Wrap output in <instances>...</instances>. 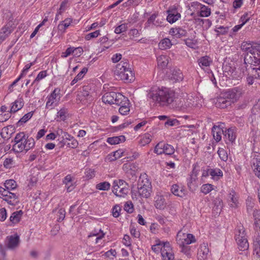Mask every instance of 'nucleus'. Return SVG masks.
<instances>
[{"instance_id": "obj_1", "label": "nucleus", "mask_w": 260, "mask_h": 260, "mask_svg": "<svg viewBox=\"0 0 260 260\" xmlns=\"http://www.w3.org/2000/svg\"><path fill=\"white\" fill-rule=\"evenodd\" d=\"M175 96L174 91L168 88H160L157 86L151 87L147 93L148 99L161 106H170L174 101Z\"/></svg>"}, {"instance_id": "obj_2", "label": "nucleus", "mask_w": 260, "mask_h": 260, "mask_svg": "<svg viewBox=\"0 0 260 260\" xmlns=\"http://www.w3.org/2000/svg\"><path fill=\"white\" fill-rule=\"evenodd\" d=\"M241 94L240 89L237 87L229 89L217 98L216 107L221 109L227 108L237 102Z\"/></svg>"}, {"instance_id": "obj_3", "label": "nucleus", "mask_w": 260, "mask_h": 260, "mask_svg": "<svg viewBox=\"0 0 260 260\" xmlns=\"http://www.w3.org/2000/svg\"><path fill=\"white\" fill-rule=\"evenodd\" d=\"M115 72L122 80L131 82L135 80L134 73L131 68H129V64L126 61H121L117 64Z\"/></svg>"}, {"instance_id": "obj_4", "label": "nucleus", "mask_w": 260, "mask_h": 260, "mask_svg": "<svg viewBox=\"0 0 260 260\" xmlns=\"http://www.w3.org/2000/svg\"><path fill=\"white\" fill-rule=\"evenodd\" d=\"M245 235L246 234L243 227L239 228L235 234V238L241 251L247 250L249 247V243Z\"/></svg>"}, {"instance_id": "obj_5", "label": "nucleus", "mask_w": 260, "mask_h": 260, "mask_svg": "<svg viewBox=\"0 0 260 260\" xmlns=\"http://www.w3.org/2000/svg\"><path fill=\"white\" fill-rule=\"evenodd\" d=\"M249 68L244 69L245 74L254 76L260 78V57H252Z\"/></svg>"}, {"instance_id": "obj_6", "label": "nucleus", "mask_w": 260, "mask_h": 260, "mask_svg": "<svg viewBox=\"0 0 260 260\" xmlns=\"http://www.w3.org/2000/svg\"><path fill=\"white\" fill-rule=\"evenodd\" d=\"M176 241L178 245L180 247H183V249L184 250L186 248L185 246H188V245L196 241V239L194 236L192 234H185L182 233L180 231L177 233Z\"/></svg>"}, {"instance_id": "obj_7", "label": "nucleus", "mask_w": 260, "mask_h": 260, "mask_svg": "<svg viewBox=\"0 0 260 260\" xmlns=\"http://www.w3.org/2000/svg\"><path fill=\"white\" fill-rule=\"evenodd\" d=\"M77 97L78 100L84 104L90 103L93 100L91 89L88 85L83 86L78 91Z\"/></svg>"}, {"instance_id": "obj_8", "label": "nucleus", "mask_w": 260, "mask_h": 260, "mask_svg": "<svg viewBox=\"0 0 260 260\" xmlns=\"http://www.w3.org/2000/svg\"><path fill=\"white\" fill-rule=\"evenodd\" d=\"M165 19L162 18H160L158 17V13L155 12L150 16L148 18L147 22L145 24V27L151 28L154 27H161L165 26Z\"/></svg>"}, {"instance_id": "obj_9", "label": "nucleus", "mask_w": 260, "mask_h": 260, "mask_svg": "<svg viewBox=\"0 0 260 260\" xmlns=\"http://www.w3.org/2000/svg\"><path fill=\"white\" fill-rule=\"evenodd\" d=\"M154 152L157 155L165 154L166 155H171L174 154L175 149L173 146L160 142L155 146Z\"/></svg>"}, {"instance_id": "obj_10", "label": "nucleus", "mask_w": 260, "mask_h": 260, "mask_svg": "<svg viewBox=\"0 0 260 260\" xmlns=\"http://www.w3.org/2000/svg\"><path fill=\"white\" fill-rule=\"evenodd\" d=\"M190 107V103L184 98H175L174 101L170 105V108L177 111L185 112Z\"/></svg>"}, {"instance_id": "obj_11", "label": "nucleus", "mask_w": 260, "mask_h": 260, "mask_svg": "<svg viewBox=\"0 0 260 260\" xmlns=\"http://www.w3.org/2000/svg\"><path fill=\"white\" fill-rule=\"evenodd\" d=\"M13 146L12 150L15 153H18L25 150L26 152L28 151L29 149L32 148L35 145V142L34 139L32 137H30L29 140L27 141V144L26 146L22 143V142L16 143Z\"/></svg>"}, {"instance_id": "obj_12", "label": "nucleus", "mask_w": 260, "mask_h": 260, "mask_svg": "<svg viewBox=\"0 0 260 260\" xmlns=\"http://www.w3.org/2000/svg\"><path fill=\"white\" fill-rule=\"evenodd\" d=\"M241 48L243 51L246 52V54H248V53H250V55L257 56V57H260L259 45L252 46L250 43L243 42Z\"/></svg>"}, {"instance_id": "obj_13", "label": "nucleus", "mask_w": 260, "mask_h": 260, "mask_svg": "<svg viewBox=\"0 0 260 260\" xmlns=\"http://www.w3.org/2000/svg\"><path fill=\"white\" fill-rule=\"evenodd\" d=\"M152 192V188L139 187L137 188V190H132V198L133 199H137L138 197H140L141 198L147 199L150 197Z\"/></svg>"}, {"instance_id": "obj_14", "label": "nucleus", "mask_w": 260, "mask_h": 260, "mask_svg": "<svg viewBox=\"0 0 260 260\" xmlns=\"http://www.w3.org/2000/svg\"><path fill=\"white\" fill-rule=\"evenodd\" d=\"M168 16L167 20L170 23H173L177 21L180 17L181 14L178 12L176 7H170L167 11Z\"/></svg>"}, {"instance_id": "obj_15", "label": "nucleus", "mask_w": 260, "mask_h": 260, "mask_svg": "<svg viewBox=\"0 0 260 260\" xmlns=\"http://www.w3.org/2000/svg\"><path fill=\"white\" fill-rule=\"evenodd\" d=\"M7 247L10 249H14L17 247L20 243L19 236L17 234L8 236L6 239Z\"/></svg>"}, {"instance_id": "obj_16", "label": "nucleus", "mask_w": 260, "mask_h": 260, "mask_svg": "<svg viewBox=\"0 0 260 260\" xmlns=\"http://www.w3.org/2000/svg\"><path fill=\"white\" fill-rule=\"evenodd\" d=\"M192 7H200V11L198 12L197 16L200 17H208L211 14V9L207 6L203 5L198 2H193Z\"/></svg>"}, {"instance_id": "obj_17", "label": "nucleus", "mask_w": 260, "mask_h": 260, "mask_svg": "<svg viewBox=\"0 0 260 260\" xmlns=\"http://www.w3.org/2000/svg\"><path fill=\"white\" fill-rule=\"evenodd\" d=\"M251 167L255 175L260 178V154L254 153L251 159Z\"/></svg>"}, {"instance_id": "obj_18", "label": "nucleus", "mask_w": 260, "mask_h": 260, "mask_svg": "<svg viewBox=\"0 0 260 260\" xmlns=\"http://www.w3.org/2000/svg\"><path fill=\"white\" fill-rule=\"evenodd\" d=\"M169 34L175 38H181V37L186 36L187 32L186 29L181 27H173L170 29Z\"/></svg>"}, {"instance_id": "obj_19", "label": "nucleus", "mask_w": 260, "mask_h": 260, "mask_svg": "<svg viewBox=\"0 0 260 260\" xmlns=\"http://www.w3.org/2000/svg\"><path fill=\"white\" fill-rule=\"evenodd\" d=\"M152 188L151 182L146 174H141L138 182V187Z\"/></svg>"}, {"instance_id": "obj_20", "label": "nucleus", "mask_w": 260, "mask_h": 260, "mask_svg": "<svg viewBox=\"0 0 260 260\" xmlns=\"http://www.w3.org/2000/svg\"><path fill=\"white\" fill-rule=\"evenodd\" d=\"M13 28L11 25L7 24L0 30V44L4 41L9 35L12 32Z\"/></svg>"}, {"instance_id": "obj_21", "label": "nucleus", "mask_w": 260, "mask_h": 260, "mask_svg": "<svg viewBox=\"0 0 260 260\" xmlns=\"http://www.w3.org/2000/svg\"><path fill=\"white\" fill-rule=\"evenodd\" d=\"M171 192L176 196L184 198L186 194V190L183 187L177 184H174L171 187Z\"/></svg>"}, {"instance_id": "obj_22", "label": "nucleus", "mask_w": 260, "mask_h": 260, "mask_svg": "<svg viewBox=\"0 0 260 260\" xmlns=\"http://www.w3.org/2000/svg\"><path fill=\"white\" fill-rule=\"evenodd\" d=\"M228 202L231 207L236 208L238 206L237 193L233 189H232L228 194Z\"/></svg>"}, {"instance_id": "obj_23", "label": "nucleus", "mask_w": 260, "mask_h": 260, "mask_svg": "<svg viewBox=\"0 0 260 260\" xmlns=\"http://www.w3.org/2000/svg\"><path fill=\"white\" fill-rule=\"evenodd\" d=\"M245 75L244 68H239L238 69H236L235 68V69L232 71V74L231 75L229 76L228 78L229 79L235 80H241L243 76Z\"/></svg>"}, {"instance_id": "obj_24", "label": "nucleus", "mask_w": 260, "mask_h": 260, "mask_svg": "<svg viewBox=\"0 0 260 260\" xmlns=\"http://www.w3.org/2000/svg\"><path fill=\"white\" fill-rule=\"evenodd\" d=\"M123 104H129V100L121 93L119 92L116 93V95L114 96V104L121 106L123 105Z\"/></svg>"}, {"instance_id": "obj_25", "label": "nucleus", "mask_w": 260, "mask_h": 260, "mask_svg": "<svg viewBox=\"0 0 260 260\" xmlns=\"http://www.w3.org/2000/svg\"><path fill=\"white\" fill-rule=\"evenodd\" d=\"M172 73L170 76V79L174 82H179L183 80V75L181 71L179 69H174L171 71Z\"/></svg>"}, {"instance_id": "obj_26", "label": "nucleus", "mask_w": 260, "mask_h": 260, "mask_svg": "<svg viewBox=\"0 0 260 260\" xmlns=\"http://www.w3.org/2000/svg\"><path fill=\"white\" fill-rule=\"evenodd\" d=\"M224 137L231 143H233L236 138V133L235 128H229L225 131Z\"/></svg>"}, {"instance_id": "obj_27", "label": "nucleus", "mask_w": 260, "mask_h": 260, "mask_svg": "<svg viewBox=\"0 0 260 260\" xmlns=\"http://www.w3.org/2000/svg\"><path fill=\"white\" fill-rule=\"evenodd\" d=\"M24 106L23 99L21 98L17 99L12 104V106L10 109V113H15L20 110Z\"/></svg>"}, {"instance_id": "obj_28", "label": "nucleus", "mask_w": 260, "mask_h": 260, "mask_svg": "<svg viewBox=\"0 0 260 260\" xmlns=\"http://www.w3.org/2000/svg\"><path fill=\"white\" fill-rule=\"evenodd\" d=\"M116 95V92H115L112 91L106 92L102 96V101L106 104H109L110 105L114 104V96Z\"/></svg>"}, {"instance_id": "obj_29", "label": "nucleus", "mask_w": 260, "mask_h": 260, "mask_svg": "<svg viewBox=\"0 0 260 260\" xmlns=\"http://www.w3.org/2000/svg\"><path fill=\"white\" fill-rule=\"evenodd\" d=\"M212 133L215 140L218 142L221 139V134H224V132L219 126L214 125L212 128Z\"/></svg>"}, {"instance_id": "obj_30", "label": "nucleus", "mask_w": 260, "mask_h": 260, "mask_svg": "<svg viewBox=\"0 0 260 260\" xmlns=\"http://www.w3.org/2000/svg\"><path fill=\"white\" fill-rule=\"evenodd\" d=\"M23 211L22 210L16 211L14 212L10 217L9 220L13 224L18 223L23 215Z\"/></svg>"}, {"instance_id": "obj_31", "label": "nucleus", "mask_w": 260, "mask_h": 260, "mask_svg": "<svg viewBox=\"0 0 260 260\" xmlns=\"http://www.w3.org/2000/svg\"><path fill=\"white\" fill-rule=\"evenodd\" d=\"M125 141V137L124 136L121 135L120 136H115L109 137L107 139V142L111 145H115L123 142Z\"/></svg>"}, {"instance_id": "obj_32", "label": "nucleus", "mask_w": 260, "mask_h": 260, "mask_svg": "<svg viewBox=\"0 0 260 260\" xmlns=\"http://www.w3.org/2000/svg\"><path fill=\"white\" fill-rule=\"evenodd\" d=\"M210 175L211 176V178L215 181H218L223 176L222 171L218 169H210Z\"/></svg>"}, {"instance_id": "obj_33", "label": "nucleus", "mask_w": 260, "mask_h": 260, "mask_svg": "<svg viewBox=\"0 0 260 260\" xmlns=\"http://www.w3.org/2000/svg\"><path fill=\"white\" fill-rule=\"evenodd\" d=\"M169 57L167 55H160L157 58L158 66L161 69L167 67L169 63Z\"/></svg>"}, {"instance_id": "obj_34", "label": "nucleus", "mask_w": 260, "mask_h": 260, "mask_svg": "<svg viewBox=\"0 0 260 260\" xmlns=\"http://www.w3.org/2000/svg\"><path fill=\"white\" fill-rule=\"evenodd\" d=\"M172 46L171 41L168 38L162 39L158 44L159 48L161 50L169 49Z\"/></svg>"}, {"instance_id": "obj_35", "label": "nucleus", "mask_w": 260, "mask_h": 260, "mask_svg": "<svg viewBox=\"0 0 260 260\" xmlns=\"http://www.w3.org/2000/svg\"><path fill=\"white\" fill-rule=\"evenodd\" d=\"M124 185H127V183L123 180H115L113 182V186L112 191L115 196L117 194V191L119 188H120Z\"/></svg>"}, {"instance_id": "obj_36", "label": "nucleus", "mask_w": 260, "mask_h": 260, "mask_svg": "<svg viewBox=\"0 0 260 260\" xmlns=\"http://www.w3.org/2000/svg\"><path fill=\"white\" fill-rule=\"evenodd\" d=\"M229 26H224L220 25L219 26H216L214 31L216 32V37H218L221 35H226L229 30Z\"/></svg>"}, {"instance_id": "obj_37", "label": "nucleus", "mask_w": 260, "mask_h": 260, "mask_svg": "<svg viewBox=\"0 0 260 260\" xmlns=\"http://www.w3.org/2000/svg\"><path fill=\"white\" fill-rule=\"evenodd\" d=\"M235 67L231 63H226L223 66V75L227 78L232 74V71L235 69Z\"/></svg>"}, {"instance_id": "obj_38", "label": "nucleus", "mask_w": 260, "mask_h": 260, "mask_svg": "<svg viewBox=\"0 0 260 260\" xmlns=\"http://www.w3.org/2000/svg\"><path fill=\"white\" fill-rule=\"evenodd\" d=\"M213 211L217 214L220 213L223 207L222 200L219 198H216L214 200Z\"/></svg>"}, {"instance_id": "obj_39", "label": "nucleus", "mask_w": 260, "mask_h": 260, "mask_svg": "<svg viewBox=\"0 0 260 260\" xmlns=\"http://www.w3.org/2000/svg\"><path fill=\"white\" fill-rule=\"evenodd\" d=\"M34 111H31L25 114L16 123V126H20L24 123H26L28 121L32 116L34 114Z\"/></svg>"}, {"instance_id": "obj_40", "label": "nucleus", "mask_w": 260, "mask_h": 260, "mask_svg": "<svg viewBox=\"0 0 260 260\" xmlns=\"http://www.w3.org/2000/svg\"><path fill=\"white\" fill-rule=\"evenodd\" d=\"M88 69L87 68H83L82 70L78 74V75L74 78L71 83V85H74L79 80L82 79L85 74L87 72Z\"/></svg>"}, {"instance_id": "obj_41", "label": "nucleus", "mask_w": 260, "mask_h": 260, "mask_svg": "<svg viewBox=\"0 0 260 260\" xmlns=\"http://www.w3.org/2000/svg\"><path fill=\"white\" fill-rule=\"evenodd\" d=\"M199 64L201 67H208L212 62L211 58L208 56H205L201 57L199 59Z\"/></svg>"}, {"instance_id": "obj_42", "label": "nucleus", "mask_w": 260, "mask_h": 260, "mask_svg": "<svg viewBox=\"0 0 260 260\" xmlns=\"http://www.w3.org/2000/svg\"><path fill=\"white\" fill-rule=\"evenodd\" d=\"M254 251L256 260H260V237L256 238L254 242Z\"/></svg>"}, {"instance_id": "obj_43", "label": "nucleus", "mask_w": 260, "mask_h": 260, "mask_svg": "<svg viewBox=\"0 0 260 260\" xmlns=\"http://www.w3.org/2000/svg\"><path fill=\"white\" fill-rule=\"evenodd\" d=\"M155 207L157 209H164L166 206L165 199L162 196L158 197L155 202Z\"/></svg>"}, {"instance_id": "obj_44", "label": "nucleus", "mask_w": 260, "mask_h": 260, "mask_svg": "<svg viewBox=\"0 0 260 260\" xmlns=\"http://www.w3.org/2000/svg\"><path fill=\"white\" fill-rule=\"evenodd\" d=\"M72 22L71 18H67L64 21H61L58 25V28L60 31L64 32L66 29L70 25Z\"/></svg>"}, {"instance_id": "obj_45", "label": "nucleus", "mask_w": 260, "mask_h": 260, "mask_svg": "<svg viewBox=\"0 0 260 260\" xmlns=\"http://www.w3.org/2000/svg\"><path fill=\"white\" fill-rule=\"evenodd\" d=\"M161 254L164 260H173L174 255L168 249H161Z\"/></svg>"}, {"instance_id": "obj_46", "label": "nucleus", "mask_w": 260, "mask_h": 260, "mask_svg": "<svg viewBox=\"0 0 260 260\" xmlns=\"http://www.w3.org/2000/svg\"><path fill=\"white\" fill-rule=\"evenodd\" d=\"M4 186L7 190H14L16 188L17 184L14 180L10 179L5 181Z\"/></svg>"}, {"instance_id": "obj_47", "label": "nucleus", "mask_w": 260, "mask_h": 260, "mask_svg": "<svg viewBox=\"0 0 260 260\" xmlns=\"http://www.w3.org/2000/svg\"><path fill=\"white\" fill-rule=\"evenodd\" d=\"M105 235V234L103 232V231L101 229H100L99 230V233L96 230H94V231L92 232L88 235V237L89 238L92 236H96L95 239V243H97L99 240H101L104 237Z\"/></svg>"}, {"instance_id": "obj_48", "label": "nucleus", "mask_w": 260, "mask_h": 260, "mask_svg": "<svg viewBox=\"0 0 260 260\" xmlns=\"http://www.w3.org/2000/svg\"><path fill=\"white\" fill-rule=\"evenodd\" d=\"M60 90L58 88H56L54 89V90L51 92V93L49 95L47 99H49L52 101H55L56 98L58 96V100H59L60 96Z\"/></svg>"}, {"instance_id": "obj_49", "label": "nucleus", "mask_w": 260, "mask_h": 260, "mask_svg": "<svg viewBox=\"0 0 260 260\" xmlns=\"http://www.w3.org/2000/svg\"><path fill=\"white\" fill-rule=\"evenodd\" d=\"M244 54V63L240 67V68H249V65H250L251 59H252V57H257V56L249 55L248 54Z\"/></svg>"}, {"instance_id": "obj_50", "label": "nucleus", "mask_w": 260, "mask_h": 260, "mask_svg": "<svg viewBox=\"0 0 260 260\" xmlns=\"http://www.w3.org/2000/svg\"><path fill=\"white\" fill-rule=\"evenodd\" d=\"M28 137H29L25 135L24 132H20L16 135L14 139L12 141V142H14L18 143V142L24 141L26 138Z\"/></svg>"}, {"instance_id": "obj_51", "label": "nucleus", "mask_w": 260, "mask_h": 260, "mask_svg": "<svg viewBox=\"0 0 260 260\" xmlns=\"http://www.w3.org/2000/svg\"><path fill=\"white\" fill-rule=\"evenodd\" d=\"M111 186L110 184L107 181L101 182L96 185V188L100 190H108Z\"/></svg>"}, {"instance_id": "obj_52", "label": "nucleus", "mask_w": 260, "mask_h": 260, "mask_svg": "<svg viewBox=\"0 0 260 260\" xmlns=\"http://www.w3.org/2000/svg\"><path fill=\"white\" fill-rule=\"evenodd\" d=\"M185 44L189 48L194 49L198 44V41L194 39L187 38L184 40Z\"/></svg>"}, {"instance_id": "obj_53", "label": "nucleus", "mask_w": 260, "mask_h": 260, "mask_svg": "<svg viewBox=\"0 0 260 260\" xmlns=\"http://www.w3.org/2000/svg\"><path fill=\"white\" fill-rule=\"evenodd\" d=\"M6 198L4 199V200L7 202L10 205H14V204L12 202L11 199L16 200L18 199V196L14 193L11 192L9 190L8 196L5 197Z\"/></svg>"}, {"instance_id": "obj_54", "label": "nucleus", "mask_w": 260, "mask_h": 260, "mask_svg": "<svg viewBox=\"0 0 260 260\" xmlns=\"http://www.w3.org/2000/svg\"><path fill=\"white\" fill-rule=\"evenodd\" d=\"M217 153L221 160L226 161L228 158V153L223 148H219Z\"/></svg>"}, {"instance_id": "obj_55", "label": "nucleus", "mask_w": 260, "mask_h": 260, "mask_svg": "<svg viewBox=\"0 0 260 260\" xmlns=\"http://www.w3.org/2000/svg\"><path fill=\"white\" fill-rule=\"evenodd\" d=\"M213 189V185L211 184H203L201 187V191L205 194L209 193Z\"/></svg>"}, {"instance_id": "obj_56", "label": "nucleus", "mask_w": 260, "mask_h": 260, "mask_svg": "<svg viewBox=\"0 0 260 260\" xmlns=\"http://www.w3.org/2000/svg\"><path fill=\"white\" fill-rule=\"evenodd\" d=\"M209 253V248L205 245H203L201 246V247L198 251V254L202 256L203 258H205L207 257Z\"/></svg>"}, {"instance_id": "obj_57", "label": "nucleus", "mask_w": 260, "mask_h": 260, "mask_svg": "<svg viewBox=\"0 0 260 260\" xmlns=\"http://www.w3.org/2000/svg\"><path fill=\"white\" fill-rule=\"evenodd\" d=\"M129 104H123L119 109V113L123 115H127L129 112Z\"/></svg>"}, {"instance_id": "obj_58", "label": "nucleus", "mask_w": 260, "mask_h": 260, "mask_svg": "<svg viewBox=\"0 0 260 260\" xmlns=\"http://www.w3.org/2000/svg\"><path fill=\"white\" fill-rule=\"evenodd\" d=\"M68 112V108L66 107H62L61 109L57 112V116L59 117L60 119L62 121H64L66 119V115Z\"/></svg>"}, {"instance_id": "obj_59", "label": "nucleus", "mask_w": 260, "mask_h": 260, "mask_svg": "<svg viewBox=\"0 0 260 260\" xmlns=\"http://www.w3.org/2000/svg\"><path fill=\"white\" fill-rule=\"evenodd\" d=\"M179 124V122L177 119H170L168 117L165 123V126L166 127L173 126L178 125Z\"/></svg>"}, {"instance_id": "obj_60", "label": "nucleus", "mask_w": 260, "mask_h": 260, "mask_svg": "<svg viewBox=\"0 0 260 260\" xmlns=\"http://www.w3.org/2000/svg\"><path fill=\"white\" fill-rule=\"evenodd\" d=\"M127 29V24L126 23L121 24L117 26L114 30V32L117 34L125 32Z\"/></svg>"}, {"instance_id": "obj_61", "label": "nucleus", "mask_w": 260, "mask_h": 260, "mask_svg": "<svg viewBox=\"0 0 260 260\" xmlns=\"http://www.w3.org/2000/svg\"><path fill=\"white\" fill-rule=\"evenodd\" d=\"M127 185H124L120 188H119L117 191L118 196L117 197H124L125 195H126L128 192V188L126 187Z\"/></svg>"}, {"instance_id": "obj_62", "label": "nucleus", "mask_w": 260, "mask_h": 260, "mask_svg": "<svg viewBox=\"0 0 260 260\" xmlns=\"http://www.w3.org/2000/svg\"><path fill=\"white\" fill-rule=\"evenodd\" d=\"M124 209L128 213H132L134 211V205L131 201L126 202L124 206Z\"/></svg>"}, {"instance_id": "obj_63", "label": "nucleus", "mask_w": 260, "mask_h": 260, "mask_svg": "<svg viewBox=\"0 0 260 260\" xmlns=\"http://www.w3.org/2000/svg\"><path fill=\"white\" fill-rule=\"evenodd\" d=\"M57 216L58 217L57 218L58 222L62 221L65 218L66 215V211L63 208H60L57 212Z\"/></svg>"}, {"instance_id": "obj_64", "label": "nucleus", "mask_w": 260, "mask_h": 260, "mask_svg": "<svg viewBox=\"0 0 260 260\" xmlns=\"http://www.w3.org/2000/svg\"><path fill=\"white\" fill-rule=\"evenodd\" d=\"M100 30H95L94 32L89 33L87 34L85 37V39L86 40H90V39L92 38H95L98 37L100 35Z\"/></svg>"}]
</instances>
